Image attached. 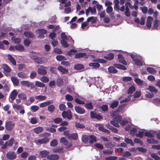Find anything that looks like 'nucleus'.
<instances>
[{
  "label": "nucleus",
  "instance_id": "obj_1",
  "mask_svg": "<svg viewBox=\"0 0 160 160\" xmlns=\"http://www.w3.org/2000/svg\"><path fill=\"white\" fill-rule=\"evenodd\" d=\"M31 58L34 62L39 64H42L47 62V59L44 57H39L36 56H32Z\"/></svg>",
  "mask_w": 160,
  "mask_h": 160
},
{
  "label": "nucleus",
  "instance_id": "obj_2",
  "mask_svg": "<svg viewBox=\"0 0 160 160\" xmlns=\"http://www.w3.org/2000/svg\"><path fill=\"white\" fill-rule=\"evenodd\" d=\"M62 116L63 118L70 120L72 118V115L71 110L68 109L66 111H63L62 113Z\"/></svg>",
  "mask_w": 160,
  "mask_h": 160
},
{
  "label": "nucleus",
  "instance_id": "obj_3",
  "mask_svg": "<svg viewBox=\"0 0 160 160\" xmlns=\"http://www.w3.org/2000/svg\"><path fill=\"white\" fill-rule=\"evenodd\" d=\"M15 126L14 123L11 121H9L6 122L5 127L7 130L10 131L13 129Z\"/></svg>",
  "mask_w": 160,
  "mask_h": 160
},
{
  "label": "nucleus",
  "instance_id": "obj_4",
  "mask_svg": "<svg viewBox=\"0 0 160 160\" xmlns=\"http://www.w3.org/2000/svg\"><path fill=\"white\" fill-rule=\"evenodd\" d=\"M2 68L3 70V73L5 75L8 76V73H10L11 71V69L8 65L5 64H2Z\"/></svg>",
  "mask_w": 160,
  "mask_h": 160
},
{
  "label": "nucleus",
  "instance_id": "obj_5",
  "mask_svg": "<svg viewBox=\"0 0 160 160\" xmlns=\"http://www.w3.org/2000/svg\"><path fill=\"white\" fill-rule=\"evenodd\" d=\"M90 117L92 119L96 118L98 120H101L103 119L102 116L92 111L90 112Z\"/></svg>",
  "mask_w": 160,
  "mask_h": 160
},
{
  "label": "nucleus",
  "instance_id": "obj_6",
  "mask_svg": "<svg viewBox=\"0 0 160 160\" xmlns=\"http://www.w3.org/2000/svg\"><path fill=\"white\" fill-rule=\"evenodd\" d=\"M6 157L8 159L12 160L15 159L17 158V156L14 152H10L6 154Z\"/></svg>",
  "mask_w": 160,
  "mask_h": 160
},
{
  "label": "nucleus",
  "instance_id": "obj_7",
  "mask_svg": "<svg viewBox=\"0 0 160 160\" xmlns=\"http://www.w3.org/2000/svg\"><path fill=\"white\" fill-rule=\"evenodd\" d=\"M40 67L41 68H38L37 70V72L39 75H45L46 74L47 72L46 70L45 69L46 68L43 66H40Z\"/></svg>",
  "mask_w": 160,
  "mask_h": 160
},
{
  "label": "nucleus",
  "instance_id": "obj_8",
  "mask_svg": "<svg viewBox=\"0 0 160 160\" xmlns=\"http://www.w3.org/2000/svg\"><path fill=\"white\" fill-rule=\"evenodd\" d=\"M18 93V92L16 90H14L10 94L9 97L12 99V101H10L12 102L15 99Z\"/></svg>",
  "mask_w": 160,
  "mask_h": 160
},
{
  "label": "nucleus",
  "instance_id": "obj_9",
  "mask_svg": "<svg viewBox=\"0 0 160 160\" xmlns=\"http://www.w3.org/2000/svg\"><path fill=\"white\" fill-rule=\"evenodd\" d=\"M20 84L22 86L29 87H32L33 85V83L32 82L30 83L28 81H22L20 82Z\"/></svg>",
  "mask_w": 160,
  "mask_h": 160
},
{
  "label": "nucleus",
  "instance_id": "obj_10",
  "mask_svg": "<svg viewBox=\"0 0 160 160\" xmlns=\"http://www.w3.org/2000/svg\"><path fill=\"white\" fill-rule=\"evenodd\" d=\"M145 18L143 17H142L141 18V21L138 18H136L135 19L134 22L135 23L140 24L141 25H143L145 24Z\"/></svg>",
  "mask_w": 160,
  "mask_h": 160
},
{
  "label": "nucleus",
  "instance_id": "obj_11",
  "mask_svg": "<svg viewBox=\"0 0 160 160\" xmlns=\"http://www.w3.org/2000/svg\"><path fill=\"white\" fill-rule=\"evenodd\" d=\"M49 141V139L48 138L46 137L42 139L38 140L36 142V143L39 144H44L46 143Z\"/></svg>",
  "mask_w": 160,
  "mask_h": 160
},
{
  "label": "nucleus",
  "instance_id": "obj_12",
  "mask_svg": "<svg viewBox=\"0 0 160 160\" xmlns=\"http://www.w3.org/2000/svg\"><path fill=\"white\" fill-rule=\"evenodd\" d=\"M118 59L120 62L122 63L124 65H126L127 64V62L124 60L123 56L121 54H119L118 55Z\"/></svg>",
  "mask_w": 160,
  "mask_h": 160
},
{
  "label": "nucleus",
  "instance_id": "obj_13",
  "mask_svg": "<svg viewBox=\"0 0 160 160\" xmlns=\"http://www.w3.org/2000/svg\"><path fill=\"white\" fill-rule=\"evenodd\" d=\"M23 35L28 38H33L34 37V35L32 32L30 31H26L23 33Z\"/></svg>",
  "mask_w": 160,
  "mask_h": 160
},
{
  "label": "nucleus",
  "instance_id": "obj_14",
  "mask_svg": "<svg viewBox=\"0 0 160 160\" xmlns=\"http://www.w3.org/2000/svg\"><path fill=\"white\" fill-rule=\"evenodd\" d=\"M47 159L49 160H57L59 159V157L57 154H51L47 157Z\"/></svg>",
  "mask_w": 160,
  "mask_h": 160
},
{
  "label": "nucleus",
  "instance_id": "obj_15",
  "mask_svg": "<svg viewBox=\"0 0 160 160\" xmlns=\"http://www.w3.org/2000/svg\"><path fill=\"white\" fill-rule=\"evenodd\" d=\"M75 110L78 113L80 114H83L85 112V110L79 106H75Z\"/></svg>",
  "mask_w": 160,
  "mask_h": 160
},
{
  "label": "nucleus",
  "instance_id": "obj_16",
  "mask_svg": "<svg viewBox=\"0 0 160 160\" xmlns=\"http://www.w3.org/2000/svg\"><path fill=\"white\" fill-rule=\"evenodd\" d=\"M153 20V18L151 16H148V17L147 21L146 22V25L148 28L151 27V26L152 22Z\"/></svg>",
  "mask_w": 160,
  "mask_h": 160
},
{
  "label": "nucleus",
  "instance_id": "obj_17",
  "mask_svg": "<svg viewBox=\"0 0 160 160\" xmlns=\"http://www.w3.org/2000/svg\"><path fill=\"white\" fill-rule=\"evenodd\" d=\"M98 128L99 130L102 132H106L108 134H109L110 133V131L108 130L105 129L103 126L101 124L98 125Z\"/></svg>",
  "mask_w": 160,
  "mask_h": 160
},
{
  "label": "nucleus",
  "instance_id": "obj_18",
  "mask_svg": "<svg viewBox=\"0 0 160 160\" xmlns=\"http://www.w3.org/2000/svg\"><path fill=\"white\" fill-rule=\"evenodd\" d=\"M18 76L20 78L22 79H26L28 78L27 74L22 72H18Z\"/></svg>",
  "mask_w": 160,
  "mask_h": 160
},
{
  "label": "nucleus",
  "instance_id": "obj_19",
  "mask_svg": "<svg viewBox=\"0 0 160 160\" xmlns=\"http://www.w3.org/2000/svg\"><path fill=\"white\" fill-rule=\"evenodd\" d=\"M89 143L92 144L94 142H96L97 137L94 135H90L89 136Z\"/></svg>",
  "mask_w": 160,
  "mask_h": 160
},
{
  "label": "nucleus",
  "instance_id": "obj_20",
  "mask_svg": "<svg viewBox=\"0 0 160 160\" xmlns=\"http://www.w3.org/2000/svg\"><path fill=\"white\" fill-rule=\"evenodd\" d=\"M68 138L71 139H73L76 140L78 138V134L77 133H72L69 134Z\"/></svg>",
  "mask_w": 160,
  "mask_h": 160
},
{
  "label": "nucleus",
  "instance_id": "obj_21",
  "mask_svg": "<svg viewBox=\"0 0 160 160\" xmlns=\"http://www.w3.org/2000/svg\"><path fill=\"white\" fill-rule=\"evenodd\" d=\"M86 55V54L85 52H79L77 53L75 55L74 58L75 59L80 58H83Z\"/></svg>",
  "mask_w": 160,
  "mask_h": 160
},
{
  "label": "nucleus",
  "instance_id": "obj_22",
  "mask_svg": "<svg viewBox=\"0 0 160 160\" xmlns=\"http://www.w3.org/2000/svg\"><path fill=\"white\" fill-rule=\"evenodd\" d=\"M8 59L12 63V64L14 66L16 65V61L14 58L11 55L9 54L8 55Z\"/></svg>",
  "mask_w": 160,
  "mask_h": 160
},
{
  "label": "nucleus",
  "instance_id": "obj_23",
  "mask_svg": "<svg viewBox=\"0 0 160 160\" xmlns=\"http://www.w3.org/2000/svg\"><path fill=\"white\" fill-rule=\"evenodd\" d=\"M105 147L108 148H109L113 149L115 145L112 143L111 142H108L105 144Z\"/></svg>",
  "mask_w": 160,
  "mask_h": 160
},
{
  "label": "nucleus",
  "instance_id": "obj_24",
  "mask_svg": "<svg viewBox=\"0 0 160 160\" xmlns=\"http://www.w3.org/2000/svg\"><path fill=\"white\" fill-rule=\"evenodd\" d=\"M84 68L83 65L80 63H78L75 65L74 66V69L75 70H80Z\"/></svg>",
  "mask_w": 160,
  "mask_h": 160
},
{
  "label": "nucleus",
  "instance_id": "obj_25",
  "mask_svg": "<svg viewBox=\"0 0 160 160\" xmlns=\"http://www.w3.org/2000/svg\"><path fill=\"white\" fill-rule=\"evenodd\" d=\"M87 22H91V23L93 24L97 22V18L96 17H90L88 18Z\"/></svg>",
  "mask_w": 160,
  "mask_h": 160
},
{
  "label": "nucleus",
  "instance_id": "obj_26",
  "mask_svg": "<svg viewBox=\"0 0 160 160\" xmlns=\"http://www.w3.org/2000/svg\"><path fill=\"white\" fill-rule=\"evenodd\" d=\"M52 103V101H48L46 102H45L42 103H41L40 105L39 106L40 108H43L46 107L47 106H48L50 104Z\"/></svg>",
  "mask_w": 160,
  "mask_h": 160
},
{
  "label": "nucleus",
  "instance_id": "obj_27",
  "mask_svg": "<svg viewBox=\"0 0 160 160\" xmlns=\"http://www.w3.org/2000/svg\"><path fill=\"white\" fill-rule=\"evenodd\" d=\"M113 66L115 68L123 70H126L127 68L124 65L119 64H115Z\"/></svg>",
  "mask_w": 160,
  "mask_h": 160
},
{
  "label": "nucleus",
  "instance_id": "obj_28",
  "mask_svg": "<svg viewBox=\"0 0 160 160\" xmlns=\"http://www.w3.org/2000/svg\"><path fill=\"white\" fill-rule=\"evenodd\" d=\"M58 70L61 72L63 74L67 73L68 72V70L65 68H63L61 66H59L57 68Z\"/></svg>",
  "mask_w": 160,
  "mask_h": 160
},
{
  "label": "nucleus",
  "instance_id": "obj_29",
  "mask_svg": "<svg viewBox=\"0 0 160 160\" xmlns=\"http://www.w3.org/2000/svg\"><path fill=\"white\" fill-rule=\"evenodd\" d=\"M11 79L14 86H18V85L19 81L17 78L15 77H12L11 78Z\"/></svg>",
  "mask_w": 160,
  "mask_h": 160
},
{
  "label": "nucleus",
  "instance_id": "obj_30",
  "mask_svg": "<svg viewBox=\"0 0 160 160\" xmlns=\"http://www.w3.org/2000/svg\"><path fill=\"white\" fill-rule=\"evenodd\" d=\"M119 103V102L117 100L114 101L110 104V107L112 109L116 108L118 105Z\"/></svg>",
  "mask_w": 160,
  "mask_h": 160
},
{
  "label": "nucleus",
  "instance_id": "obj_31",
  "mask_svg": "<svg viewBox=\"0 0 160 160\" xmlns=\"http://www.w3.org/2000/svg\"><path fill=\"white\" fill-rule=\"evenodd\" d=\"M53 151L55 153H60L63 152V148H62L57 147L54 148Z\"/></svg>",
  "mask_w": 160,
  "mask_h": 160
},
{
  "label": "nucleus",
  "instance_id": "obj_32",
  "mask_svg": "<svg viewBox=\"0 0 160 160\" xmlns=\"http://www.w3.org/2000/svg\"><path fill=\"white\" fill-rule=\"evenodd\" d=\"M114 57L113 54L112 53H110L108 54L107 56H104V58L108 60H111L113 59Z\"/></svg>",
  "mask_w": 160,
  "mask_h": 160
},
{
  "label": "nucleus",
  "instance_id": "obj_33",
  "mask_svg": "<svg viewBox=\"0 0 160 160\" xmlns=\"http://www.w3.org/2000/svg\"><path fill=\"white\" fill-rule=\"evenodd\" d=\"M156 133V132L154 131L152 133L149 132H146L145 134V136H147L148 138H151L154 137L155 134Z\"/></svg>",
  "mask_w": 160,
  "mask_h": 160
},
{
  "label": "nucleus",
  "instance_id": "obj_34",
  "mask_svg": "<svg viewBox=\"0 0 160 160\" xmlns=\"http://www.w3.org/2000/svg\"><path fill=\"white\" fill-rule=\"evenodd\" d=\"M16 49L20 52L23 51L25 50L24 47L21 44L16 46Z\"/></svg>",
  "mask_w": 160,
  "mask_h": 160
},
{
  "label": "nucleus",
  "instance_id": "obj_35",
  "mask_svg": "<svg viewBox=\"0 0 160 160\" xmlns=\"http://www.w3.org/2000/svg\"><path fill=\"white\" fill-rule=\"evenodd\" d=\"M49 152L46 151H40L39 154L42 158H45L49 154Z\"/></svg>",
  "mask_w": 160,
  "mask_h": 160
},
{
  "label": "nucleus",
  "instance_id": "obj_36",
  "mask_svg": "<svg viewBox=\"0 0 160 160\" xmlns=\"http://www.w3.org/2000/svg\"><path fill=\"white\" fill-rule=\"evenodd\" d=\"M43 128L41 127H38L33 129V132L36 134H39L42 132Z\"/></svg>",
  "mask_w": 160,
  "mask_h": 160
},
{
  "label": "nucleus",
  "instance_id": "obj_37",
  "mask_svg": "<svg viewBox=\"0 0 160 160\" xmlns=\"http://www.w3.org/2000/svg\"><path fill=\"white\" fill-rule=\"evenodd\" d=\"M88 65L90 67L92 66L93 68H98L100 66L99 64L97 62L90 63Z\"/></svg>",
  "mask_w": 160,
  "mask_h": 160
},
{
  "label": "nucleus",
  "instance_id": "obj_38",
  "mask_svg": "<svg viewBox=\"0 0 160 160\" xmlns=\"http://www.w3.org/2000/svg\"><path fill=\"white\" fill-rule=\"evenodd\" d=\"M75 126L77 129H83L85 128V126L83 124L77 122L75 123Z\"/></svg>",
  "mask_w": 160,
  "mask_h": 160
},
{
  "label": "nucleus",
  "instance_id": "obj_39",
  "mask_svg": "<svg viewBox=\"0 0 160 160\" xmlns=\"http://www.w3.org/2000/svg\"><path fill=\"white\" fill-rule=\"evenodd\" d=\"M147 89L150 92L155 93H156L158 92V90L155 87L151 86H149L148 88H147Z\"/></svg>",
  "mask_w": 160,
  "mask_h": 160
},
{
  "label": "nucleus",
  "instance_id": "obj_40",
  "mask_svg": "<svg viewBox=\"0 0 160 160\" xmlns=\"http://www.w3.org/2000/svg\"><path fill=\"white\" fill-rule=\"evenodd\" d=\"M136 89L133 86H131L129 88L127 92L128 94H132L135 91Z\"/></svg>",
  "mask_w": 160,
  "mask_h": 160
},
{
  "label": "nucleus",
  "instance_id": "obj_41",
  "mask_svg": "<svg viewBox=\"0 0 160 160\" xmlns=\"http://www.w3.org/2000/svg\"><path fill=\"white\" fill-rule=\"evenodd\" d=\"M47 32V31L44 29H38L37 30V33L39 34H45Z\"/></svg>",
  "mask_w": 160,
  "mask_h": 160
},
{
  "label": "nucleus",
  "instance_id": "obj_42",
  "mask_svg": "<svg viewBox=\"0 0 160 160\" xmlns=\"http://www.w3.org/2000/svg\"><path fill=\"white\" fill-rule=\"evenodd\" d=\"M108 71L110 73H116L118 70L113 67H109L108 68Z\"/></svg>",
  "mask_w": 160,
  "mask_h": 160
},
{
  "label": "nucleus",
  "instance_id": "obj_43",
  "mask_svg": "<svg viewBox=\"0 0 160 160\" xmlns=\"http://www.w3.org/2000/svg\"><path fill=\"white\" fill-rule=\"evenodd\" d=\"M35 85L38 87H44L45 86L44 83L38 81L35 82Z\"/></svg>",
  "mask_w": 160,
  "mask_h": 160
},
{
  "label": "nucleus",
  "instance_id": "obj_44",
  "mask_svg": "<svg viewBox=\"0 0 160 160\" xmlns=\"http://www.w3.org/2000/svg\"><path fill=\"white\" fill-rule=\"evenodd\" d=\"M13 108L17 110H21L24 108V107L21 105H18L14 104L12 105Z\"/></svg>",
  "mask_w": 160,
  "mask_h": 160
},
{
  "label": "nucleus",
  "instance_id": "obj_45",
  "mask_svg": "<svg viewBox=\"0 0 160 160\" xmlns=\"http://www.w3.org/2000/svg\"><path fill=\"white\" fill-rule=\"evenodd\" d=\"M35 98L38 100L39 101H42L46 98V96H42V95H39L36 96L35 97Z\"/></svg>",
  "mask_w": 160,
  "mask_h": 160
},
{
  "label": "nucleus",
  "instance_id": "obj_46",
  "mask_svg": "<svg viewBox=\"0 0 160 160\" xmlns=\"http://www.w3.org/2000/svg\"><path fill=\"white\" fill-rule=\"evenodd\" d=\"M124 141L127 143L128 144H130L132 146H133L134 145V143L132 140L131 139L126 138L124 139Z\"/></svg>",
  "mask_w": 160,
  "mask_h": 160
},
{
  "label": "nucleus",
  "instance_id": "obj_47",
  "mask_svg": "<svg viewBox=\"0 0 160 160\" xmlns=\"http://www.w3.org/2000/svg\"><path fill=\"white\" fill-rule=\"evenodd\" d=\"M32 41L28 38L25 39L23 41L24 45L27 47H28L31 43Z\"/></svg>",
  "mask_w": 160,
  "mask_h": 160
},
{
  "label": "nucleus",
  "instance_id": "obj_48",
  "mask_svg": "<svg viewBox=\"0 0 160 160\" xmlns=\"http://www.w3.org/2000/svg\"><path fill=\"white\" fill-rule=\"evenodd\" d=\"M159 24V21L156 18L153 22V27L155 29H158Z\"/></svg>",
  "mask_w": 160,
  "mask_h": 160
},
{
  "label": "nucleus",
  "instance_id": "obj_49",
  "mask_svg": "<svg viewBox=\"0 0 160 160\" xmlns=\"http://www.w3.org/2000/svg\"><path fill=\"white\" fill-rule=\"evenodd\" d=\"M57 60L58 61H62V60H67V58L64 56L61 55H58L56 57Z\"/></svg>",
  "mask_w": 160,
  "mask_h": 160
},
{
  "label": "nucleus",
  "instance_id": "obj_50",
  "mask_svg": "<svg viewBox=\"0 0 160 160\" xmlns=\"http://www.w3.org/2000/svg\"><path fill=\"white\" fill-rule=\"evenodd\" d=\"M93 61L95 62H98L100 63H106V60L103 59H101L100 58H95Z\"/></svg>",
  "mask_w": 160,
  "mask_h": 160
},
{
  "label": "nucleus",
  "instance_id": "obj_51",
  "mask_svg": "<svg viewBox=\"0 0 160 160\" xmlns=\"http://www.w3.org/2000/svg\"><path fill=\"white\" fill-rule=\"evenodd\" d=\"M82 141L84 143H86L88 142L89 140V136L84 135L82 138Z\"/></svg>",
  "mask_w": 160,
  "mask_h": 160
},
{
  "label": "nucleus",
  "instance_id": "obj_52",
  "mask_svg": "<svg viewBox=\"0 0 160 160\" xmlns=\"http://www.w3.org/2000/svg\"><path fill=\"white\" fill-rule=\"evenodd\" d=\"M12 40L15 43H19L21 42V39L18 38H16L15 37H12Z\"/></svg>",
  "mask_w": 160,
  "mask_h": 160
},
{
  "label": "nucleus",
  "instance_id": "obj_53",
  "mask_svg": "<svg viewBox=\"0 0 160 160\" xmlns=\"http://www.w3.org/2000/svg\"><path fill=\"white\" fill-rule=\"evenodd\" d=\"M152 102L154 104L158 106H160V99L159 98H156L153 99Z\"/></svg>",
  "mask_w": 160,
  "mask_h": 160
},
{
  "label": "nucleus",
  "instance_id": "obj_54",
  "mask_svg": "<svg viewBox=\"0 0 160 160\" xmlns=\"http://www.w3.org/2000/svg\"><path fill=\"white\" fill-rule=\"evenodd\" d=\"M55 107L53 105H49L48 108V110L51 113L53 112L55 110Z\"/></svg>",
  "mask_w": 160,
  "mask_h": 160
},
{
  "label": "nucleus",
  "instance_id": "obj_55",
  "mask_svg": "<svg viewBox=\"0 0 160 160\" xmlns=\"http://www.w3.org/2000/svg\"><path fill=\"white\" fill-rule=\"evenodd\" d=\"M101 109L102 112H107L108 110V106L107 105H102L101 106Z\"/></svg>",
  "mask_w": 160,
  "mask_h": 160
},
{
  "label": "nucleus",
  "instance_id": "obj_56",
  "mask_svg": "<svg viewBox=\"0 0 160 160\" xmlns=\"http://www.w3.org/2000/svg\"><path fill=\"white\" fill-rule=\"evenodd\" d=\"M40 80L42 82L46 83L49 81V79L47 77L44 76L41 78Z\"/></svg>",
  "mask_w": 160,
  "mask_h": 160
},
{
  "label": "nucleus",
  "instance_id": "obj_57",
  "mask_svg": "<svg viewBox=\"0 0 160 160\" xmlns=\"http://www.w3.org/2000/svg\"><path fill=\"white\" fill-rule=\"evenodd\" d=\"M18 97L20 99L23 100L27 99V96L25 94L23 93H20L18 95Z\"/></svg>",
  "mask_w": 160,
  "mask_h": 160
},
{
  "label": "nucleus",
  "instance_id": "obj_58",
  "mask_svg": "<svg viewBox=\"0 0 160 160\" xmlns=\"http://www.w3.org/2000/svg\"><path fill=\"white\" fill-rule=\"evenodd\" d=\"M147 71L150 73L154 74L156 72V71L153 68L151 67H148L146 68Z\"/></svg>",
  "mask_w": 160,
  "mask_h": 160
},
{
  "label": "nucleus",
  "instance_id": "obj_59",
  "mask_svg": "<svg viewBox=\"0 0 160 160\" xmlns=\"http://www.w3.org/2000/svg\"><path fill=\"white\" fill-rule=\"evenodd\" d=\"M110 123L113 125L114 126L117 127H119V125L118 122H117L114 119H113L112 120L110 121Z\"/></svg>",
  "mask_w": 160,
  "mask_h": 160
},
{
  "label": "nucleus",
  "instance_id": "obj_60",
  "mask_svg": "<svg viewBox=\"0 0 160 160\" xmlns=\"http://www.w3.org/2000/svg\"><path fill=\"white\" fill-rule=\"evenodd\" d=\"M60 142L63 143L64 145H66L68 143V142L65 138H61L60 140Z\"/></svg>",
  "mask_w": 160,
  "mask_h": 160
},
{
  "label": "nucleus",
  "instance_id": "obj_61",
  "mask_svg": "<svg viewBox=\"0 0 160 160\" xmlns=\"http://www.w3.org/2000/svg\"><path fill=\"white\" fill-rule=\"evenodd\" d=\"M125 15L128 17H129L130 16V12L129 11V7L126 6L125 7Z\"/></svg>",
  "mask_w": 160,
  "mask_h": 160
},
{
  "label": "nucleus",
  "instance_id": "obj_62",
  "mask_svg": "<svg viewBox=\"0 0 160 160\" xmlns=\"http://www.w3.org/2000/svg\"><path fill=\"white\" fill-rule=\"evenodd\" d=\"M85 107L86 108L88 109H92L93 108V106L91 102L86 104Z\"/></svg>",
  "mask_w": 160,
  "mask_h": 160
},
{
  "label": "nucleus",
  "instance_id": "obj_63",
  "mask_svg": "<svg viewBox=\"0 0 160 160\" xmlns=\"http://www.w3.org/2000/svg\"><path fill=\"white\" fill-rule=\"evenodd\" d=\"M151 155L155 160H160V158L157 154L155 153H152Z\"/></svg>",
  "mask_w": 160,
  "mask_h": 160
},
{
  "label": "nucleus",
  "instance_id": "obj_64",
  "mask_svg": "<svg viewBox=\"0 0 160 160\" xmlns=\"http://www.w3.org/2000/svg\"><path fill=\"white\" fill-rule=\"evenodd\" d=\"M118 158L115 156H111L106 157L105 158V160H116Z\"/></svg>",
  "mask_w": 160,
  "mask_h": 160
}]
</instances>
